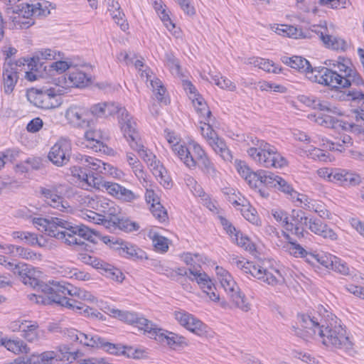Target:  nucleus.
Here are the masks:
<instances>
[{
    "mask_svg": "<svg viewBox=\"0 0 364 364\" xmlns=\"http://www.w3.org/2000/svg\"><path fill=\"white\" fill-rule=\"evenodd\" d=\"M336 258V257L335 256L321 253L318 255L317 263L321 264L328 269H332Z\"/></svg>",
    "mask_w": 364,
    "mask_h": 364,
    "instance_id": "69168bd1",
    "label": "nucleus"
},
{
    "mask_svg": "<svg viewBox=\"0 0 364 364\" xmlns=\"http://www.w3.org/2000/svg\"><path fill=\"white\" fill-rule=\"evenodd\" d=\"M105 114L106 117L110 115H113L116 113L119 114V123L120 124V120L122 117V114L124 110H127L125 108L119 107L114 102H105Z\"/></svg>",
    "mask_w": 364,
    "mask_h": 364,
    "instance_id": "052dcab7",
    "label": "nucleus"
},
{
    "mask_svg": "<svg viewBox=\"0 0 364 364\" xmlns=\"http://www.w3.org/2000/svg\"><path fill=\"white\" fill-rule=\"evenodd\" d=\"M220 282L235 306L244 311H248L250 308L248 304L245 302V295L240 291L231 275L220 279Z\"/></svg>",
    "mask_w": 364,
    "mask_h": 364,
    "instance_id": "a211bd4d",
    "label": "nucleus"
},
{
    "mask_svg": "<svg viewBox=\"0 0 364 364\" xmlns=\"http://www.w3.org/2000/svg\"><path fill=\"white\" fill-rule=\"evenodd\" d=\"M150 82L154 91H157L156 93V97L158 101L166 105L168 100L164 97L166 93V88L162 85L161 81L156 78V80H150Z\"/></svg>",
    "mask_w": 364,
    "mask_h": 364,
    "instance_id": "c03bdc74",
    "label": "nucleus"
},
{
    "mask_svg": "<svg viewBox=\"0 0 364 364\" xmlns=\"http://www.w3.org/2000/svg\"><path fill=\"white\" fill-rule=\"evenodd\" d=\"M307 226L312 232L323 238H328L331 240L337 239L335 232L318 218H310Z\"/></svg>",
    "mask_w": 364,
    "mask_h": 364,
    "instance_id": "c85d7f7f",
    "label": "nucleus"
},
{
    "mask_svg": "<svg viewBox=\"0 0 364 364\" xmlns=\"http://www.w3.org/2000/svg\"><path fill=\"white\" fill-rule=\"evenodd\" d=\"M122 355L134 359H139L144 357V351L140 348H134L132 346H123Z\"/></svg>",
    "mask_w": 364,
    "mask_h": 364,
    "instance_id": "6e6d98bb",
    "label": "nucleus"
},
{
    "mask_svg": "<svg viewBox=\"0 0 364 364\" xmlns=\"http://www.w3.org/2000/svg\"><path fill=\"white\" fill-rule=\"evenodd\" d=\"M190 274L194 277L189 279L192 281L196 280V282L200 285V288L203 290V292L209 296L210 299L213 301H218L220 299V295L217 291L215 284L210 277L205 272H200L197 268L188 269Z\"/></svg>",
    "mask_w": 364,
    "mask_h": 364,
    "instance_id": "f3484780",
    "label": "nucleus"
},
{
    "mask_svg": "<svg viewBox=\"0 0 364 364\" xmlns=\"http://www.w3.org/2000/svg\"><path fill=\"white\" fill-rule=\"evenodd\" d=\"M19 77L18 71L12 68L11 64L4 63L2 73L4 92L10 95L14 90Z\"/></svg>",
    "mask_w": 364,
    "mask_h": 364,
    "instance_id": "393cba45",
    "label": "nucleus"
},
{
    "mask_svg": "<svg viewBox=\"0 0 364 364\" xmlns=\"http://www.w3.org/2000/svg\"><path fill=\"white\" fill-rule=\"evenodd\" d=\"M112 216L109 219H105V222L107 223L109 228H118L124 232H132L139 229V225L135 222H132L129 219L120 217L115 215V211L110 213Z\"/></svg>",
    "mask_w": 364,
    "mask_h": 364,
    "instance_id": "bb28decb",
    "label": "nucleus"
},
{
    "mask_svg": "<svg viewBox=\"0 0 364 364\" xmlns=\"http://www.w3.org/2000/svg\"><path fill=\"white\" fill-rule=\"evenodd\" d=\"M33 223L36 226L42 227L45 232L50 237L55 238H63L65 235L63 232H56V230L50 229V218H34Z\"/></svg>",
    "mask_w": 364,
    "mask_h": 364,
    "instance_id": "4c0bfd02",
    "label": "nucleus"
},
{
    "mask_svg": "<svg viewBox=\"0 0 364 364\" xmlns=\"http://www.w3.org/2000/svg\"><path fill=\"white\" fill-rule=\"evenodd\" d=\"M139 156L147 164L148 166L152 167L153 173L155 176H161L163 177V166L159 164L160 162L159 161L156 160V156H154L151 152L148 151L146 149H144L143 151L140 152Z\"/></svg>",
    "mask_w": 364,
    "mask_h": 364,
    "instance_id": "72a5a7b5",
    "label": "nucleus"
},
{
    "mask_svg": "<svg viewBox=\"0 0 364 364\" xmlns=\"http://www.w3.org/2000/svg\"><path fill=\"white\" fill-rule=\"evenodd\" d=\"M252 64H253L255 67H258L259 69L267 73L277 74L279 73L282 70V68L279 67L268 59L256 58L254 59L253 62H252Z\"/></svg>",
    "mask_w": 364,
    "mask_h": 364,
    "instance_id": "58836bf2",
    "label": "nucleus"
},
{
    "mask_svg": "<svg viewBox=\"0 0 364 364\" xmlns=\"http://www.w3.org/2000/svg\"><path fill=\"white\" fill-rule=\"evenodd\" d=\"M311 119L316 122L321 126H323L328 128H338L341 127L343 130H347L350 128L353 129L356 126L340 121L335 117H333L328 114H318V115H311L309 117Z\"/></svg>",
    "mask_w": 364,
    "mask_h": 364,
    "instance_id": "cd10ccee",
    "label": "nucleus"
},
{
    "mask_svg": "<svg viewBox=\"0 0 364 364\" xmlns=\"http://www.w3.org/2000/svg\"><path fill=\"white\" fill-rule=\"evenodd\" d=\"M101 240L111 248L117 250L119 255L122 257L134 259L147 258L145 252L136 246L124 242L122 239H118L114 237L104 236Z\"/></svg>",
    "mask_w": 364,
    "mask_h": 364,
    "instance_id": "9b49d317",
    "label": "nucleus"
},
{
    "mask_svg": "<svg viewBox=\"0 0 364 364\" xmlns=\"http://www.w3.org/2000/svg\"><path fill=\"white\" fill-rule=\"evenodd\" d=\"M84 165L92 170L97 171L102 173H103V169H107V164L90 156H86L85 158Z\"/></svg>",
    "mask_w": 364,
    "mask_h": 364,
    "instance_id": "de8ad7c7",
    "label": "nucleus"
},
{
    "mask_svg": "<svg viewBox=\"0 0 364 364\" xmlns=\"http://www.w3.org/2000/svg\"><path fill=\"white\" fill-rule=\"evenodd\" d=\"M90 345L92 348H102L110 354L122 355V345L109 343L103 338H92Z\"/></svg>",
    "mask_w": 364,
    "mask_h": 364,
    "instance_id": "2f4dec72",
    "label": "nucleus"
},
{
    "mask_svg": "<svg viewBox=\"0 0 364 364\" xmlns=\"http://www.w3.org/2000/svg\"><path fill=\"white\" fill-rule=\"evenodd\" d=\"M313 109H317L321 111H326L329 113H337V108L331 106V105L326 101H321L317 99L314 101V107Z\"/></svg>",
    "mask_w": 364,
    "mask_h": 364,
    "instance_id": "e2e57ef3",
    "label": "nucleus"
},
{
    "mask_svg": "<svg viewBox=\"0 0 364 364\" xmlns=\"http://www.w3.org/2000/svg\"><path fill=\"white\" fill-rule=\"evenodd\" d=\"M324 177L328 181L336 182L343 186H355L360 183V176L355 172L341 168H326L323 171Z\"/></svg>",
    "mask_w": 364,
    "mask_h": 364,
    "instance_id": "ddd939ff",
    "label": "nucleus"
},
{
    "mask_svg": "<svg viewBox=\"0 0 364 364\" xmlns=\"http://www.w3.org/2000/svg\"><path fill=\"white\" fill-rule=\"evenodd\" d=\"M150 210L153 215L160 222H165L168 219L167 211L160 202L155 205L152 204L150 207Z\"/></svg>",
    "mask_w": 364,
    "mask_h": 364,
    "instance_id": "8fccbe9b",
    "label": "nucleus"
},
{
    "mask_svg": "<svg viewBox=\"0 0 364 364\" xmlns=\"http://www.w3.org/2000/svg\"><path fill=\"white\" fill-rule=\"evenodd\" d=\"M290 255L296 257H304V254L306 253V250L304 249L296 241H290V244H287L284 246Z\"/></svg>",
    "mask_w": 364,
    "mask_h": 364,
    "instance_id": "3c124183",
    "label": "nucleus"
},
{
    "mask_svg": "<svg viewBox=\"0 0 364 364\" xmlns=\"http://www.w3.org/2000/svg\"><path fill=\"white\" fill-rule=\"evenodd\" d=\"M212 80L215 82V85L219 86L222 89H228L233 90L235 88V85L228 78L219 77L218 75H213L209 73Z\"/></svg>",
    "mask_w": 364,
    "mask_h": 364,
    "instance_id": "4d7b16f0",
    "label": "nucleus"
},
{
    "mask_svg": "<svg viewBox=\"0 0 364 364\" xmlns=\"http://www.w3.org/2000/svg\"><path fill=\"white\" fill-rule=\"evenodd\" d=\"M0 343L9 351H11L16 354L20 353H28L29 348L27 345L20 340H10L6 338H1Z\"/></svg>",
    "mask_w": 364,
    "mask_h": 364,
    "instance_id": "f704fd0d",
    "label": "nucleus"
},
{
    "mask_svg": "<svg viewBox=\"0 0 364 364\" xmlns=\"http://www.w3.org/2000/svg\"><path fill=\"white\" fill-rule=\"evenodd\" d=\"M198 166L201 168L204 173L215 177L216 175V170L214 164L210 161V159L206 156L203 159L198 161Z\"/></svg>",
    "mask_w": 364,
    "mask_h": 364,
    "instance_id": "a18cd8bd",
    "label": "nucleus"
},
{
    "mask_svg": "<svg viewBox=\"0 0 364 364\" xmlns=\"http://www.w3.org/2000/svg\"><path fill=\"white\" fill-rule=\"evenodd\" d=\"M62 232L64 233L65 237L58 238V240H64L65 243L69 245H75L79 247H82L83 249L87 250V245L81 240L82 237H80L78 234H74L68 230Z\"/></svg>",
    "mask_w": 364,
    "mask_h": 364,
    "instance_id": "79ce46f5",
    "label": "nucleus"
},
{
    "mask_svg": "<svg viewBox=\"0 0 364 364\" xmlns=\"http://www.w3.org/2000/svg\"><path fill=\"white\" fill-rule=\"evenodd\" d=\"M174 151L177 152V154L181 160L183 161L184 164L190 168H195L196 166V162L194 157L191 154L190 149L185 146L180 144H175L173 148Z\"/></svg>",
    "mask_w": 364,
    "mask_h": 364,
    "instance_id": "c9c22d12",
    "label": "nucleus"
},
{
    "mask_svg": "<svg viewBox=\"0 0 364 364\" xmlns=\"http://www.w3.org/2000/svg\"><path fill=\"white\" fill-rule=\"evenodd\" d=\"M39 192L44 198L45 202L50 207L62 212L68 213L69 210H71L69 203L60 195L56 186L40 187Z\"/></svg>",
    "mask_w": 364,
    "mask_h": 364,
    "instance_id": "4468645a",
    "label": "nucleus"
},
{
    "mask_svg": "<svg viewBox=\"0 0 364 364\" xmlns=\"http://www.w3.org/2000/svg\"><path fill=\"white\" fill-rule=\"evenodd\" d=\"M252 175H254L255 180L259 181L260 183L266 186L277 188L278 190L289 195L292 198L300 196L284 179L271 172L264 170L252 171Z\"/></svg>",
    "mask_w": 364,
    "mask_h": 364,
    "instance_id": "9d476101",
    "label": "nucleus"
},
{
    "mask_svg": "<svg viewBox=\"0 0 364 364\" xmlns=\"http://www.w3.org/2000/svg\"><path fill=\"white\" fill-rule=\"evenodd\" d=\"M50 68L53 70L59 73H62L67 70L70 71L73 68L72 64H68L66 61L58 60L54 63H52L50 65Z\"/></svg>",
    "mask_w": 364,
    "mask_h": 364,
    "instance_id": "338daca9",
    "label": "nucleus"
},
{
    "mask_svg": "<svg viewBox=\"0 0 364 364\" xmlns=\"http://www.w3.org/2000/svg\"><path fill=\"white\" fill-rule=\"evenodd\" d=\"M65 117L73 126L80 127H89L92 121L89 110L77 106L70 107L66 111Z\"/></svg>",
    "mask_w": 364,
    "mask_h": 364,
    "instance_id": "4be33fe9",
    "label": "nucleus"
},
{
    "mask_svg": "<svg viewBox=\"0 0 364 364\" xmlns=\"http://www.w3.org/2000/svg\"><path fill=\"white\" fill-rule=\"evenodd\" d=\"M149 236L152 240V242L156 251L163 253L168 251V240L166 237L161 236L156 232H150Z\"/></svg>",
    "mask_w": 364,
    "mask_h": 364,
    "instance_id": "ea45409f",
    "label": "nucleus"
},
{
    "mask_svg": "<svg viewBox=\"0 0 364 364\" xmlns=\"http://www.w3.org/2000/svg\"><path fill=\"white\" fill-rule=\"evenodd\" d=\"M257 253L255 245L252 242V276L272 286L281 283L283 277L279 271L272 267L269 259Z\"/></svg>",
    "mask_w": 364,
    "mask_h": 364,
    "instance_id": "423d86ee",
    "label": "nucleus"
},
{
    "mask_svg": "<svg viewBox=\"0 0 364 364\" xmlns=\"http://www.w3.org/2000/svg\"><path fill=\"white\" fill-rule=\"evenodd\" d=\"M59 351V354L54 351H46L39 354L41 364H54L58 361L72 363L73 360H75L77 351L68 345L60 346Z\"/></svg>",
    "mask_w": 364,
    "mask_h": 364,
    "instance_id": "dca6fc26",
    "label": "nucleus"
},
{
    "mask_svg": "<svg viewBox=\"0 0 364 364\" xmlns=\"http://www.w3.org/2000/svg\"><path fill=\"white\" fill-rule=\"evenodd\" d=\"M61 78H59V83L62 87H85L91 81L90 77L76 66H73L68 73Z\"/></svg>",
    "mask_w": 364,
    "mask_h": 364,
    "instance_id": "aec40b11",
    "label": "nucleus"
},
{
    "mask_svg": "<svg viewBox=\"0 0 364 364\" xmlns=\"http://www.w3.org/2000/svg\"><path fill=\"white\" fill-rule=\"evenodd\" d=\"M56 52L49 48L41 50H38L35 55L30 58L28 67H31V70L41 72V70L46 71V66L44 65L43 60H52L55 59Z\"/></svg>",
    "mask_w": 364,
    "mask_h": 364,
    "instance_id": "a878e982",
    "label": "nucleus"
},
{
    "mask_svg": "<svg viewBox=\"0 0 364 364\" xmlns=\"http://www.w3.org/2000/svg\"><path fill=\"white\" fill-rule=\"evenodd\" d=\"M85 138L88 144L87 146L93 149L95 151H101L107 153L108 146L101 141L102 136L100 130H89L85 132Z\"/></svg>",
    "mask_w": 364,
    "mask_h": 364,
    "instance_id": "c756f323",
    "label": "nucleus"
},
{
    "mask_svg": "<svg viewBox=\"0 0 364 364\" xmlns=\"http://www.w3.org/2000/svg\"><path fill=\"white\" fill-rule=\"evenodd\" d=\"M314 29L312 31L319 36L320 39L327 48L343 52L348 49V44L344 39L337 36L325 34L323 31L318 30L319 27L318 26H314Z\"/></svg>",
    "mask_w": 364,
    "mask_h": 364,
    "instance_id": "b1692460",
    "label": "nucleus"
},
{
    "mask_svg": "<svg viewBox=\"0 0 364 364\" xmlns=\"http://www.w3.org/2000/svg\"><path fill=\"white\" fill-rule=\"evenodd\" d=\"M20 0H4L6 4L5 13L14 26L20 29L28 28L34 24L33 16H46L50 14L47 9H43L40 3L29 4L18 3Z\"/></svg>",
    "mask_w": 364,
    "mask_h": 364,
    "instance_id": "20e7f679",
    "label": "nucleus"
},
{
    "mask_svg": "<svg viewBox=\"0 0 364 364\" xmlns=\"http://www.w3.org/2000/svg\"><path fill=\"white\" fill-rule=\"evenodd\" d=\"M272 215L277 222H282L287 230H289V226H292L288 213L282 209L272 210Z\"/></svg>",
    "mask_w": 364,
    "mask_h": 364,
    "instance_id": "49530a36",
    "label": "nucleus"
},
{
    "mask_svg": "<svg viewBox=\"0 0 364 364\" xmlns=\"http://www.w3.org/2000/svg\"><path fill=\"white\" fill-rule=\"evenodd\" d=\"M136 126V122L133 121L132 116L127 110H124L120 120L121 130L124 137L129 142L131 147L139 154L145 149L144 145L138 141L140 139Z\"/></svg>",
    "mask_w": 364,
    "mask_h": 364,
    "instance_id": "f8f14e48",
    "label": "nucleus"
},
{
    "mask_svg": "<svg viewBox=\"0 0 364 364\" xmlns=\"http://www.w3.org/2000/svg\"><path fill=\"white\" fill-rule=\"evenodd\" d=\"M196 97H191L192 103L195 107L196 112L205 118V120L209 122V119L212 115L211 111L209 109L208 105L200 95H196Z\"/></svg>",
    "mask_w": 364,
    "mask_h": 364,
    "instance_id": "e433bc0d",
    "label": "nucleus"
},
{
    "mask_svg": "<svg viewBox=\"0 0 364 364\" xmlns=\"http://www.w3.org/2000/svg\"><path fill=\"white\" fill-rule=\"evenodd\" d=\"M99 272L107 278L117 282H122L125 278L124 274L119 269L114 267L113 265L105 261L103 262L102 267H100Z\"/></svg>",
    "mask_w": 364,
    "mask_h": 364,
    "instance_id": "473e14b6",
    "label": "nucleus"
},
{
    "mask_svg": "<svg viewBox=\"0 0 364 364\" xmlns=\"http://www.w3.org/2000/svg\"><path fill=\"white\" fill-rule=\"evenodd\" d=\"M55 88L45 90L31 88L27 90V100L34 106L44 109H53L59 107L61 103L60 93Z\"/></svg>",
    "mask_w": 364,
    "mask_h": 364,
    "instance_id": "6e6552de",
    "label": "nucleus"
},
{
    "mask_svg": "<svg viewBox=\"0 0 364 364\" xmlns=\"http://www.w3.org/2000/svg\"><path fill=\"white\" fill-rule=\"evenodd\" d=\"M301 326L312 331L314 336H318L322 338V343L326 346H332L336 348L346 350L352 348V343L346 335V331L341 326H325L321 323L315 317L309 315L300 316Z\"/></svg>",
    "mask_w": 364,
    "mask_h": 364,
    "instance_id": "7ed1b4c3",
    "label": "nucleus"
},
{
    "mask_svg": "<svg viewBox=\"0 0 364 364\" xmlns=\"http://www.w3.org/2000/svg\"><path fill=\"white\" fill-rule=\"evenodd\" d=\"M71 144L66 139H60L56 142L48 153V159L58 166L66 165L70 160Z\"/></svg>",
    "mask_w": 364,
    "mask_h": 364,
    "instance_id": "2eb2a0df",
    "label": "nucleus"
},
{
    "mask_svg": "<svg viewBox=\"0 0 364 364\" xmlns=\"http://www.w3.org/2000/svg\"><path fill=\"white\" fill-rule=\"evenodd\" d=\"M235 165L238 173L244 178L247 183L250 186V168L247 164L243 161L236 160Z\"/></svg>",
    "mask_w": 364,
    "mask_h": 364,
    "instance_id": "09e8293b",
    "label": "nucleus"
},
{
    "mask_svg": "<svg viewBox=\"0 0 364 364\" xmlns=\"http://www.w3.org/2000/svg\"><path fill=\"white\" fill-rule=\"evenodd\" d=\"M292 226H289V230L291 231L299 239L304 238L309 235L308 231L305 230L304 225L307 226L309 218L301 210H292L289 215Z\"/></svg>",
    "mask_w": 364,
    "mask_h": 364,
    "instance_id": "5701e85b",
    "label": "nucleus"
},
{
    "mask_svg": "<svg viewBox=\"0 0 364 364\" xmlns=\"http://www.w3.org/2000/svg\"><path fill=\"white\" fill-rule=\"evenodd\" d=\"M38 324L37 322H33L31 324L25 326L23 330V334L21 335L26 341L29 342H34L38 339Z\"/></svg>",
    "mask_w": 364,
    "mask_h": 364,
    "instance_id": "a19ab883",
    "label": "nucleus"
},
{
    "mask_svg": "<svg viewBox=\"0 0 364 364\" xmlns=\"http://www.w3.org/2000/svg\"><path fill=\"white\" fill-rule=\"evenodd\" d=\"M112 313L114 314V317L118 318L120 321L135 325L146 333H149L150 329H153L152 326L154 323L144 317H139L135 313L118 309H113Z\"/></svg>",
    "mask_w": 364,
    "mask_h": 364,
    "instance_id": "412c9836",
    "label": "nucleus"
},
{
    "mask_svg": "<svg viewBox=\"0 0 364 364\" xmlns=\"http://www.w3.org/2000/svg\"><path fill=\"white\" fill-rule=\"evenodd\" d=\"M153 329H150L149 334L151 338H154L159 342L166 343L169 346H176V333L158 328L157 325L153 323Z\"/></svg>",
    "mask_w": 364,
    "mask_h": 364,
    "instance_id": "7c9ffc66",
    "label": "nucleus"
},
{
    "mask_svg": "<svg viewBox=\"0 0 364 364\" xmlns=\"http://www.w3.org/2000/svg\"><path fill=\"white\" fill-rule=\"evenodd\" d=\"M257 86L262 91L272 90L274 92L284 93L287 90V88L282 85H277L274 83H269L266 81L259 82Z\"/></svg>",
    "mask_w": 364,
    "mask_h": 364,
    "instance_id": "13d9d810",
    "label": "nucleus"
},
{
    "mask_svg": "<svg viewBox=\"0 0 364 364\" xmlns=\"http://www.w3.org/2000/svg\"><path fill=\"white\" fill-rule=\"evenodd\" d=\"M78 259L82 262L90 264L92 267L100 269V267L103 263V260L92 257L86 253H80L77 257Z\"/></svg>",
    "mask_w": 364,
    "mask_h": 364,
    "instance_id": "864d4df0",
    "label": "nucleus"
},
{
    "mask_svg": "<svg viewBox=\"0 0 364 364\" xmlns=\"http://www.w3.org/2000/svg\"><path fill=\"white\" fill-rule=\"evenodd\" d=\"M283 63L301 73H305L312 82L331 87L333 89L348 87L353 84L364 85V80L353 66L350 59L338 57L337 60H326L325 64L329 67L313 68L310 63L301 56H283Z\"/></svg>",
    "mask_w": 364,
    "mask_h": 364,
    "instance_id": "f257e3e1",
    "label": "nucleus"
},
{
    "mask_svg": "<svg viewBox=\"0 0 364 364\" xmlns=\"http://www.w3.org/2000/svg\"><path fill=\"white\" fill-rule=\"evenodd\" d=\"M174 316L181 326L195 334L203 336L206 333L207 326L188 312L185 311H175Z\"/></svg>",
    "mask_w": 364,
    "mask_h": 364,
    "instance_id": "6ab92c4d",
    "label": "nucleus"
},
{
    "mask_svg": "<svg viewBox=\"0 0 364 364\" xmlns=\"http://www.w3.org/2000/svg\"><path fill=\"white\" fill-rule=\"evenodd\" d=\"M90 112V117H106L105 114V104L98 103L91 107L90 109H88Z\"/></svg>",
    "mask_w": 364,
    "mask_h": 364,
    "instance_id": "0e129e2a",
    "label": "nucleus"
},
{
    "mask_svg": "<svg viewBox=\"0 0 364 364\" xmlns=\"http://www.w3.org/2000/svg\"><path fill=\"white\" fill-rule=\"evenodd\" d=\"M269 188L272 187L260 183L259 181L255 180L254 175H252V189H253L254 192L259 193L262 198H266L269 195Z\"/></svg>",
    "mask_w": 364,
    "mask_h": 364,
    "instance_id": "5fc2aeb1",
    "label": "nucleus"
},
{
    "mask_svg": "<svg viewBox=\"0 0 364 364\" xmlns=\"http://www.w3.org/2000/svg\"><path fill=\"white\" fill-rule=\"evenodd\" d=\"M50 229L56 230V232L68 230L72 233L78 234L80 237H83L84 240L92 243H97V239L100 238V235L96 232L84 225L73 226L71 223L55 217L50 218Z\"/></svg>",
    "mask_w": 364,
    "mask_h": 364,
    "instance_id": "1a4fd4ad",
    "label": "nucleus"
},
{
    "mask_svg": "<svg viewBox=\"0 0 364 364\" xmlns=\"http://www.w3.org/2000/svg\"><path fill=\"white\" fill-rule=\"evenodd\" d=\"M340 98H342L343 100H352V101H361L364 100V93L361 91H358L355 90H349L346 94L343 92L340 96Z\"/></svg>",
    "mask_w": 364,
    "mask_h": 364,
    "instance_id": "680f3d73",
    "label": "nucleus"
},
{
    "mask_svg": "<svg viewBox=\"0 0 364 364\" xmlns=\"http://www.w3.org/2000/svg\"><path fill=\"white\" fill-rule=\"evenodd\" d=\"M111 6L118 11V14H114L113 16V18H114L115 20H117V21H116V23L118 25H119V26L122 31H125L127 29H128V23L122 18V16H124V14H121V12L119 11L120 9L119 3L117 1L114 2V1H112V4Z\"/></svg>",
    "mask_w": 364,
    "mask_h": 364,
    "instance_id": "bf43d9fd",
    "label": "nucleus"
},
{
    "mask_svg": "<svg viewBox=\"0 0 364 364\" xmlns=\"http://www.w3.org/2000/svg\"><path fill=\"white\" fill-rule=\"evenodd\" d=\"M12 272L14 275L17 276L25 285L30 286L38 291L43 293V296H48L52 294V281H49L48 284L41 281L38 279L41 272L36 271L31 265L23 262H18L15 264ZM38 296L39 295L36 294L33 295L36 299Z\"/></svg>",
    "mask_w": 364,
    "mask_h": 364,
    "instance_id": "0eeeda50",
    "label": "nucleus"
},
{
    "mask_svg": "<svg viewBox=\"0 0 364 364\" xmlns=\"http://www.w3.org/2000/svg\"><path fill=\"white\" fill-rule=\"evenodd\" d=\"M165 59L167 66L171 69L172 73L180 75L181 66L178 60L173 55L172 53H166Z\"/></svg>",
    "mask_w": 364,
    "mask_h": 364,
    "instance_id": "603ef678",
    "label": "nucleus"
},
{
    "mask_svg": "<svg viewBox=\"0 0 364 364\" xmlns=\"http://www.w3.org/2000/svg\"><path fill=\"white\" fill-rule=\"evenodd\" d=\"M43 122L40 117L31 119L26 126V130L30 133H36L43 127Z\"/></svg>",
    "mask_w": 364,
    "mask_h": 364,
    "instance_id": "774afa93",
    "label": "nucleus"
},
{
    "mask_svg": "<svg viewBox=\"0 0 364 364\" xmlns=\"http://www.w3.org/2000/svg\"><path fill=\"white\" fill-rule=\"evenodd\" d=\"M51 284H53L52 294L48 296H37L36 303L45 305L56 304L87 316L102 318V314L97 310L90 308L81 301L68 299L66 296L70 295L77 296L84 300H92L94 296L90 292L74 287L64 282H55L53 280Z\"/></svg>",
    "mask_w": 364,
    "mask_h": 364,
    "instance_id": "f03ea898",
    "label": "nucleus"
},
{
    "mask_svg": "<svg viewBox=\"0 0 364 364\" xmlns=\"http://www.w3.org/2000/svg\"><path fill=\"white\" fill-rule=\"evenodd\" d=\"M14 238L25 240L29 245H38L40 247L42 245L38 242L36 234L29 232L16 231L13 232Z\"/></svg>",
    "mask_w": 364,
    "mask_h": 364,
    "instance_id": "37998d69",
    "label": "nucleus"
},
{
    "mask_svg": "<svg viewBox=\"0 0 364 364\" xmlns=\"http://www.w3.org/2000/svg\"><path fill=\"white\" fill-rule=\"evenodd\" d=\"M252 159L266 168H282L287 165V159L277 149L257 137L252 138Z\"/></svg>",
    "mask_w": 364,
    "mask_h": 364,
    "instance_id": "39448f33",
    "label": "nucleus"
}]
</instances>
